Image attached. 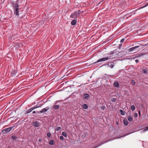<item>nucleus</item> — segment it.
<instances>
[{"label":"nucleus","instance_id":"9d476101","mask_svg":"<svg viewBox=\"0 0 148 148\" xmlns=\"http://www.w3.org/2000/svg\"><path fill=\"white\" fill-rule=\"evenodd\" d=\"M82 107L84 109H86L88 108V106L86 104H84L82 105Z\"/></svg>","mask_w":148,"mask_h":148},{"label":"nucleus","instance_id":"f3484780","mask_svg":"<svg viewBox=\"0 0 148 148\" xmlns=\"http://www.w3.org/2000/svg\"><path fill=\"white\" fill-rule=\"evenodd\" d=\"M131 109L133 111H134L135 109V107L134 105H132L131 106Z\"/></svg>","mask_w":148,"mask_h":148},{"label":"nucleus","instance_id":"20e7f679","mask_svg":"<svg viewBox=\"0 0 148 148\" xmlns=\"http://www.w3.org/2000/svg\"><path fill=\"white\" fill-rule=\"evenodd\" d=\"M33 125L36 127H38L40 125V124L37 121H34L33 123Z\"/></svg>","mask_w":148,"mask_h":148},{"label":"nucleus","instance_id":"aec40b11","mask_svg":"<svg viewBox=\"0 0 148 148\" xmlns=\"http://www.w3.org/2000/svg\"><path fill=\"white\" fill-rule=\"evenodd\" d=\"M32 111V110L30 108L28 109V110H27L26 112V113L28 114L31 112Z\"/></svg>","mask_w":148,"mask_h":148},{"label":"nucleus","instance_id":"473e14b6","mask_svg":"<svg viewBox=\"0 0 148 148\" xmlns=\"http://www.w3.org/2000/svg\"><path fill=\"white\" fill-rule=\"evenodd\" d=\"M106 108V107L104 106H103L101 107V109L103 110L105 109Z\"/></svg>","mask_w":148,"mask_h":148},{"label":"nucleus","instance_id":"c03bdc74","mask_svg":"<svg viewBox=\"0 0 148 148\" xmlns=\"http://www.w3.org/2000/svg\"><path fill=\"white\" fill-rule=\"evenodd\" d=\"M125 136V135H124L123 136Z\"/></svg>","mask_w":148,"mask_h":148},{"label":"nucleus","instance_id":"ddd939ff","mask_svg":"<svg viewBox=\"0 0 148 148\" xmlns=\"http://www.w3.org/2000/svg\"><path fill=\"white\" fill-rule=\"evenodd\" d=\"M123 122L125 125H128V121L127 120H124Z\"/></svg>","mask_w":148,"mask_h":148},{"label":"nucleus","instance_id":"f8f14e48","mask_svg":"<svg viewBox=\"0 0 148 148\" xmlns=\"http://www.w3.org/2000/svg\"><path fill=\"white\" fill-rule=\"evenodd\" d=\"M137 47H134L132 48H131L129 49V50L130 51H134V49L136 48Z\"/></svg>","mask_w":148,"mask_h":148},{"label":"nucleus","instance_id":"2f4dec72","mask_svg":"<svg viewBox=\"0 0 148 148\" xmlns=\"http://www.w3.org/2000/svg\"><path fill=\"white\" fill-rule=\"evenodd\" d=\"M124 40H125L124 39H122L121 40V42H123L124 41Z\"/></svg>","mask_w":148,"mask_h":148},{"label":"nucleus","instance_id":"a18cd8bd","mask_svg":"<svg viewBox=\"0 0 148 148\" xmlns=\"http://www.w3.org/2000/svg\"><path fill=\"white\" fill-rule=\"evenodd\" d=\"M147 117H148V115H147Z\"/></svg>","mask_w":148,"mask_h":148},{"label":"nucleus","instance_id":"58836bf2","mask_svg":"<svg viewBox=\"0 0 148 148\" xmlns=\"http://www.w3.org/2000/svg\"><path fill=\"white\" fill-rule=\"evenodd\" d=\"M32 110V111L33 110H34V107H32V108H30Z\"/></svg>","mask_w":148,"mask_h":148},{"label":"nucleus","instance_id":"39448f33","mask_svg":"<svg viewBox=\"0 0 148 148\" xmlns=\"http://www.w3.org/2000/svg\"><path fill=\"white\" fill-rule=\"evenodd\" d=\"M108 66L111 68H113L114 67V63L113 62L109 63L108 64Z\"/></svg>","mask_w":148,"mask_h":148},{"label":"nucleus","instance_id":"a878e982","mask_svg":"<svg viewBox=\"0 0 148 148\" xmlns=\"http://www.w3.org/2000/svg\"><path fill=\"white\" fill-rule=\"evenodd\" d=\"M59 107V106H58V105H56V106H54V108H55V109H57Z\"/></svg>","mask_w":148,"mask_h":148},{"label":"nucleus","instance_id":"1a4fd4ad","mask_svg":"<svg viewBox=\"0 0 148 148\" xmlns=\"http://www.w3.org/2000/svg\"><path fill=\"white\" fill-rule=\"evenodd\" d=\"M114 86L117 87H119V84L118 82H114Z\"/></svg>","mask_w":148,"mask_h":148},{"label":"nucleus","instance_id":"5701e85b","mask_svg":"<svg viewBox=\"0 0 148 148\" xmlns=\"http://www.w3.org/2000/svg\"><path fill=\"white\" fill-rule=\"evenodd\" d=\"M61 129V127H58L56 129V130L57 131H58L60 130Z\"/></svg>","mask_w":148,"mask_h":148},{"label":"nucleus","instance_id":"9b49d317","mask_svg":"<svg viewBox=\"0 0 148 148\" xmlns=\"http://www.w3.org/2000/svg\"><path fill=\"white\" fill-rule=\"evenodd\" d=\"M79 14V11L75 12L74 13V15H76V16H78Z\"/></svg>","mask_w":148,"mask_h":148},{"label":"nucleus","instance_id":"a19ab883","mask_svg":"<svg viewBox=\"0 0 148 148\" xmlns=\"http://www.w3.org/2000/svg\"><path fill=\"white\" fill-rule=\"evenodd\" d=\"M33 113H36V112L35 111H33Z\"/></svg>","mask_w":148,"mask_h":148},{"label":"nucleus","instance_id":"f03ea898","mask_svg":"<svg viewBox=\"0 0 148 148\" xmlns=\"http://www.w3.org/2000/svg\"><path fill=\"white\" fill-rule=\"evenodd\" d=\"M14 8V14H15L16 15H18V10H19V5L17 3H15L14 4L13 6Z\"/></svg>","mask_w":148,"mask_h":148},{"label":"nucleus","instance_id":"f257e3e1","mask_svg":"<svg viewBox=\"0 0 148 148\" xmlns=\"http://www.w3.org/2000/svg\"><path fill=\"white\" fill-rule=\"evenodd\" d=\"M114 51H113L112 52H111L110 53H109L106 54L107 57L98 60L97 62H95V63L97 62H103L109 59H110L111 57L112 56H111V55H112L114 53Z\"/></svg>","mask_w":148,"mask_h":148},{"label":"nucleus","instance_id":"4c0bfd02","mask_svg":"<svg viewBox=\"0 0 148 148\" xmlns=\"http://www.w3.org/2000/svg\"><path fill=\"white\" fill-rule=\"evenodd\" d=\"M138 114H139V116H140V111H138Z\"/></svg>","mask_w":148,"mask_h":148},{"label":"nucleus","instance_id":"4be33fe9","mask_svg":"<svg viewBox=\"0 0 148 148\" xmlns=\"http://www.w3.org/2000/svg\"><path fill=\"white\" fill-rule=\"evenodd\" d=\"M148 130V126L147 127L145 128L143 130V132H145Z\"/></svg>","mask_w":148,"mask_h":148},{"label":"nucleus","instance_id":"dca6fc26","mask_svg":"<svg viewBox=\"0 0 148 148\" xmlns=\"http://www.w3.org/2000/svg\"><path fill=\"white\" fill-rule=\"evenodd\" d=\"M89 96V95L88 94H86L84 95V98H88Z\"/></svg>","mask_w":148,"mask_h":148},{"label":"nucleus","instance_id":"c756f323","mask_svg":"<svg viewBox=\"0 0 148 148\" xmlns=\"http://www.w3.org/2000/svg\"><path fill=\"white\" fill-rule=\"evenodd\" d=\"M134 116L135 117H136L138 116V114L137 113H135L134 114Z\"/></svg>","mask_w":148,"mask_h":148},{"label":"nucleus","instance_id":"c85d7f7f","mask_svg":"<svg viewBox=\"0 0 148 148\" xmlns=\"http://www.w3.org/2000/svg\"><path fill=\"white\" fill-rule=\"evenodd\" d=\"M116 99L115 98H113L112 99V101L113 102H115L116 101Z\"/></svg>","mask_w":148,"mask_h":148},{"label":"nucleus","instance_id":"7c9ffc66","mask_svg":"<svg viewBox=\"0 0 148 148\" xmlns=\"http://www.w3.org/2000/svg\"><path fill=\"white\" fill-rule=\"evenodd\" d=\"M60 138L62 140H63L64 139L63 137L62 136H60Z\"/></svg>","mask_w":148,"mask_h":148},{"label":"nucleus","instance_id":"79ce46f5","mask_svg":"<svg viewBox=\"0 0 148 148\" xmlns=\"http://www.w3.org/2000/svg\"><path fill=\"white\" fill-rule=\"evenodd\" d=\"M7 148H11L10 147H7Z\"/></svg>","mask_w":148,"mask_h":148},{"label":"nucleus","instance_id":"423d86ee","mask_svg":"<svg viewBox=\"0 0 148 148\" xmlns=\"http://www.w3.org/2000/svg\"><path fill=\"white\" fill-rule=\"evenodd\" d=\"M77 22L76 20H74L71 21V24L72 25H74Z\"/></svg>","mask_w":148,"mask_h":148},{"label":"nucleus","instance_id":"c9c22d12","mask_svg":"<svg viewBox=\"0 0 148 148\" xmlns=\"http://www.w3.org/2000/svg\"><path fill=\"white\" fill-rule=\"evenodd\" d=\"M135 62L136 63H137L138 62L139 60H135Z\"/></svg>","mask_w":148,"mask_h":148},{"label":"nucleus","instance_id":"393cba45","mask_svg":"<svg viewBox=\"0 0 148 148\" xmlns=\"http://www.w3.org/2000/svg\"><path fill=\"white\" fill-rule=\"evenodd\" d=\"M131 83L132 85H134L135 83V82L134 80H132L131 81Z\"/></svg>","mask_w":148,"mask_h":148},{"label":"nucleus","instance_id":"cd10ccee","mask_svg":"<svg viewBox=\"0 0 148 148\" xmlns=\"http://www.w3.org/2000/svg\"><path fill=\"white\" fill-rule=\"evenodd\" d=\"M145 55V53H140L139 55V56H143V55Z\"/></svg>","mask_w":148,"mask_h":148},{"label":"nucleus","instance_id":"f704fd0d","mask_svg":"<svg viewBox=\"0 0 148 148\" xmlns=\"http://www.w3.org/2000/svg\"><path fill=\"white\" fill-rule=\"evenodd\" d=\"M39 107L38 106H34V109L38 108Z\"/></svg>","mask_w":148,"mask_h":148},{"label":"nucleus","instance_id":"4468645a","mask_svg":"<svg viewBox=\"0 0 148 148\" xmlns=\"http://www.w3.org/2000/svg\"><path fill=\"white\" fill-rule=\"evenodd\" d=\"M54 143V141L53 140H51L49 142V143L50 145H53Z\"/></svg>","mask_w":148,"mask_h":148},{"label":"nucleus","instance_id":"37998d69","mask_svg":"<svg viewBox=\"0 0 148 148\" xmlns=\"http://www.w3.org/2000/svg\"><path fill=\"white\" fill-rule=\"evenodd\" d=\"M147 5H148V3L147 4Z\"/></svg>","mask_w":148,"mask_h":148},{"label":"nucleus","instance_id":"72a5a7b5","mask_svg":"<svg viewBox=\"0 0 148 148\" xmlns=\"http://www.w3.org/2000/svg\"><path fill=\"white\" fill-rule=\"evenodd\" d=\"M147 5V4L146 5H144L143 6V7H142L141 8H145V7H146Z\"/></svg>","mask_w":148,"mask_h":148},{"label":"nucleus","instance_id":"6e6552de","mask_svg":"<svg viewBox=\"0 0 148 148\" xmlns=\"http://www.w3.org/2000/svg\"><path fill=\"white\" fill-rule=\"evenodd\" d=\"M127 119H128V121H130V122L133 121L132 118L131 116H128L127 117Z\"/></svg>","mask_w":148,"mask_h":148},{"label":"nucleus","instance_id":"7ed1b4c3","mask_svg":"<svg viewBox=\"0 0 148 148\" xmlns=\"http://www.w3.org/2000/svg\"><path fill=\"white\" fill-rule=\"evenodd\" d=\"M13 127H11L7 128L5 129L2 131L1 133L4 134L12 130Z\"/></svg>","mask_w":148,"mask_h":148},{"label":"nucleus","instance_id":"6ab92c4d","mask_svg":"<svg viewBox=\"0 0 148 148\" xmlns=\"http://www.w3.org/2000/svg\"><path fill=\"white\" fill-rule=\"evenodd\" d=\"M62 135L64 137H67V133L65 132H62Z\"/></svg>","mask_w":148,"mask_h":148},{"label":"nucleus","instance_id":"2eb2a0df","mask_svg":"<svg viewBox=\"0 0 148 148\" xmlns=\"http://www.w3.org/2000/svg\"><path fill=\"white\" fill-rule=\"evenodd\" d=\"M46 112V109L44 108L42 110L40 111V113H42L43 112Z\"/></svg>","mask_w":148,"mask_h":148},{"label":"nucleus","instance_id":"0eeeda50","mask_svg":"<svg viewBox=\"0 0 148 148\" xmlns=\"http://www.w3.org/2000/svg\"><path fill=\"white\" fill-rule=\"evenodd\" d=\"M119 112L121 114V115H125V112L124 111H123V110H119Z\"/></svg>","mask_w":148,"mask_h":148},{"label":"nucleus","instance_id":"412c9836","mask_svg":"<svg viewBox=\"0 0 148 148\" xmlns=\"http://www.w3.org/2000/svg\"><path fill=\"white\" fill-rule=\"evenodd\" d=\"M142 72L144 73H147V70L143 69Z\"/></svg>","mask_w":148,"mask_h":148},{"label":"nucleus","instance_id":"bb28decb","mask_svg":"<svg viewBox=\"0 0 148 148\" xmlns=\"http://www.w3.org/2000/svg\"><path fill=\"white\" fill-rule=\"evenodd\" d=\"M47 136L49 137H50L51 136V134L50 133H48L47 134Z\"/></svg>","mask_w":148,"mask_h":148},{"label":"nucleus","instance_id":"ea45409f","mask_svg":"<svg viewBox=\"0 0 148 148\" xmlns=\"http://www.w3.org/2000/svg\"><path fill=\"white\" fill-rule=\"evenodd\" d=\"M38 140L40 142L41 141H42L41 139H39Z\"/></svg>","mask_w":148,"mask_h":148},{"label":"nucleus","instance_id":"b1692460","mask_svg":"<svg viewBox=\"0 0 148 148\" xmlns=\"http://www.w3.org/2000/svg\"><path fill=\"white\" fill-rule=\"evenodd\" d=\"M15 71H12L11 73V75L13 76L15 74Z\"/></svg>","mask_w":148,"mask_h":148},{"label":"nucleus","instance_id":"a211bd4d","mask_svg":"<svg viewBox=\"0 0 148 148\" xmlns=\"http://www.w3.org/2000/svg\"><path fill=\"white\" fill-rule=\"evenodd\" d=\"M11 138L12 139H13L14 140H16V139L17 138V137L16 136H12Z\"/></svg>","mask_w":148,"mask_h":148},{"label":"nucleus","instance_id":"e433bc0d","mask_svg":"<svg viewBox=\"0 0 148 148\" xmlns=\"http://www.w3.org/2000/svg\"><path fill=\"white\" fill-rule=\"evenodd\" d=\"M103 144V143H102L101 144H100V145H99L98 146H97L96 147H95V148H96V147H98V146H100L101 145H102V144Z\"/></svg>","mask_w":148,"mask_h":148}]
</instances>
